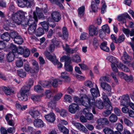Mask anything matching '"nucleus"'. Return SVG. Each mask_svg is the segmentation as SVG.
I'll use <instances>...</instances> for the list:
<instances>
[{"mask_svg":"<svg viewBox=\"0 0 134 134\" xmlns=\"http://www.w3.org/2000/svg\"><path fill=\"white\" fill-rule=\"evenodd\" d=\"M33 85V81L32 79H30L29 80L28 85L29 86H24L21 89L20 91V94L18 95V97L19 100L25 101L27 99V95L29 91L30 86Z\"/></svg>","mask_w":134,"mask_h":134,"instance_id":"nucleus-1","label":"nucleus"},{"mask_svg":"<svg viewBox=\"0 0 134 134\" xmlns=\"http://www.w3.org/2000/svg\"><path fill=\"white\" fill-rule=\"evenodd\" d=\"M80 98L77 97H75L74 98V101L79 104H81L85 106H90L93 105V103L95 101L93 99H91L92 101L91 102V100L85 94H82L80 95Z\"/></svg>","mask_w":134,"mask_h":134,"instance_id":"nucleus-2","label":"nucleus"},{"mask_svg":"<svg viewBox=\"0 0 134 134\" xmlns=\"http://www.w3.org/2000/svg\"><path fill=\"white\" fill-rule=\"evenodd\" d=\"M26 13L21 11H19L14 15L13 17V21L16 23L18 25L21 24L22 25V22L24 21L25 14Z\"/></svg>","mask_w":134,"mask_h":134,"instance_id":"nucleus-3","label":"nucleus"},{"mask_svg":"<svg viewBox=\"0 0 134 134\" xmlns=\"http://www.w3.org/2000/svg\"><path fill=\"white\" fill-rule=\"evenodd\" d=\"M33 17L31 16L29 17L28 19L26 18L25 16L24 21L22 22V25L25 26L28 25L29 26L36 25V23L37 22V18L35 12H33Z\"/></svg>","mask_w":134,"mask_h":134,"instance_id":"nucleus-4","label":"nucleus"},{"mask_svg":"<svg viewBox=\"0 0 134 134\" xmlns=\"http://www.w3.org/2000/svg\"><path fill=\"white\" fill-rule=\"evenodd\" d=\"M93 103V105H91L90 106L87 107V108H85L83 110V113L85 115L86 118L87 120H90L92 119L93 118V115L91 113H90V111H91V109L92 108V111L94 114H96V112L94 109L93 108L94 106V104L93 103Z\"/></svg>","mask_w":134,"mask_h":134,"instance_id":"nucleus-5","label":"nucleus"},{"mask_svg":"<svg viewBox=\"0 0 134 134\" xmlns=\"http://www.w3.org/2000/svg\"><path fill=\"white\" fill-rule=\"evenodd\" d=\"M98 28L97 26H96L92 25L88 27L89 35L91 36L97 35L98 33Z\"/></svg>","mask_w":134,"mask_h":134,"instance_id":"nucleus-6","label":"nucleus"},{"mask_svg":"<svg viewBox=\"0 0 134 134\" xmlns=\"http://www.w3.org/2000/svg\"><path fill=\"white\" fill-rule=\"evenodd\" d=\"M109 61L111 63V67L113 70L115 72H117L118 70L116 66L119 68H120V63L118 62L116 59H109Z\"/></svg>","mask_w":134,"mask_h":134,"instance_id":"nucleus-7","label":"nucleus"},{"mask_svg":"<svg viewBox=\"0 0 134 134\" xmlns=\"http://www.w3.org/2000/svg\"><path fill=\"white\" fill-rule=\"evenodd\" d=\"M32 69L30 71V73L32 74L37 73L39 70V66L37 62L35 60H33L32 61Z\"/></svg>","mask_w":134,"mask_h":134,"instance_id":"nucleus-8","label":"nucleus"},{"mask_svg":"<svg viewBox=\"0 0 134 134\" xmlns=\"http://www.w3.org/2000/svg\"><path fill=\"white\" fill-rule=\"evenodd\" d=\"M90 92L93 98H92L91 97H90L89 96H87V97L90 99L91 100V103L92 101L91 99H93L95 101L94 98L99 96L100 94L98 88L97 87H96L95 88H94L91 89L90 90Z\"/></svg>","mask_w":134,"mask_h":134,"instance_id":"nucleus-9","label":"nucleus"},{"mask_svg":"<svg viewBox=\"0 0 134 134\" xmlns=\"http://www.w3.org/2000/svg\"><path fill=\"white\" fill-rule=\"evenodd\" d=\"M130 103V99L128 96L123 95L121 97L120 105L123 106H128Z\"/></svg>","mask_w":134,"mask_h":134,"instance_id":"nucleus-10","label":"nucleus"},{"mask_svg":"<svg viewBox=\"0 0 134 134\" xmlns=\"http://www.w3.org/2000/svg\"><path fill=\"white\" fill-rule=\"evenodd\" d=\"M72 123L74 126L80 131L84 132H87V129L81 123L75 121H72Z\"/></svg>","mask_w":134,"mask_h":134,"instance_id":"nucleus-11","label":"nucleus"},{"mask_svg":"<svg viewBox=\"0 0 134 134\" xmlns=\"http://www.w3.org/2000/svg\"><path fill=\"white\" fill-rule=\"evenodd\" d=\"M51 16L53 20L57 22L59 21L61 19V14L58 11H55L52 12Z\"/></svg>","mask_w":134,"mask_h":134,"instance_id":"nucleus-12","label":"nucleus"},{"mask_svg":"<svg viewBox=\"0 0 134 134\" xmlns=\"http://www.w3.org/2000/svg\"><path fill=\"white\" fill-rule=\"evenodd\" d=\"M64 60V69L69 72L72 71L73 70L72 66L70 64L71 63V59H63Z\"/></svg>","mask_w":134,"mask_h":134,"instance_id":"nucleus-13","label":"nucleus"},{"mask_svg":"<svg viewBox=\"0 0 134 134\" xmlns=\"http://www.w3.org/2000/svg\"><path fill=\"white\" fill-rule=\"evenodd\" d=\"M44 117L48 121L51 122H53L55 120L56 116L54 113L52 112L45 115Z\"/></svg>","mask_w":134,"mask_h":134,"instance_id":"nucleus-14","label":"nucleus"},{"mask_svg":"<svg viewBox=\"0 0 134 134\" xmlns=\"http://www.w3.org/2000/svg\"><path fill=\"white\" fill-rule=\"evenodd\" d=\"M18 6L21 8H30L28 0H16Z\"/></svg>","mask_w":134,"mask_h":134,"instance_id":"nucleus-15","label":"nucleus"},{"mask_svg":"<svg viewBox=\"0 0 134 134\" xmlns=\"http://www.w3.org/2000/svg\"><path fill=\"white\" fill-rule=\"evenodd\" d=\"M79 109L78 105L75 103H72L70 105L69 107V111L71 113L74 114Z\"/></svg>","mask_w":134,"mask_h":134,"instance_id":"nucleus-16","label":"nucleus"},{"mask_svg":"<svg viewBox=\"0 0 134 134\" xmlns=\"http://www.w3.org/2000/svg\"><path fill=\"white\" fill-rule=\"evenodd\" d=\"M13 88V87L10 86H8V87L4 86L2 88L5 93L7 95H10L11 94L13 93L14 92Z\"/></svg>","mask_w":134,"mask_h":134,"instance_id":"nucleus-17","label":"nucleus"},{"mask_svg":"<svg viewBox=\"0 0 134 134\" xmlns=\"http://www.w3.org/2000/svg\"><path fill=\"white\" fill-rule=\"evenodd\" d=\"M51 18H49L48 19V23L44 21L41 22L40 24L45 30L47 31L48 28V24L49 25H51V24L50 23L52 22H53Z\"/></svg>","mask_w":134,"mask_h":134,"instance_id":"nucleus-18","label":"nucleus"},{"mask_svg":"<svg viewBox=\"0 0 134 134\" xmlns=\"http://www.w3.org/2000/svg\"><path fill=\"white\" fill-rule=\"evenodd\" d=\"M122 31L127 36H129L130 34V36H134V29H132L131 31L127 29L124 27L122 29Z\"/></svg>","mask_w":134,"mask_h":134,"instance_id":"nucleus-19","label":"nucleus"},{"mask_svg":"<svg viewBox=\"0 0 134 134\" xmlns=\"http://www.w3.org/2000/svg\"><path fill=\"white\" fill-rule=\"evenodd\" d=\"M34 126L37 127H42L44 126V123L40 119H36L34 122Z\"/></svg>","mask_w":134,"mask_h":134,"instance_id":"nucleus-20","label":"nucleus"},{"mask_svg":"<svg viewBox=\"0 0 134 134\" xmlns=\"http://www.w3.org/2000/svg\"><path fill=\"white\" fill-rule=\"evenodd\" d=\"M60 77L64 79L66 82H69L70 81V79L68 76V74L65 71L61 73Z\"/></svg>","mask_w":134,"mask_h":134,"instance_id":"nucleus-21","label":"nucleus"},{"mask_svg":"<svg viewBox=\"0 0 134 134\" xmlns=\"http://www.w3.org/2000/svg\"><path fill=\"white\" fill-rule=\"evenodd\" d=\"M15 105L17 109L22 111L25 110L27 108V105H21L18 102L15 103Z\"/></svg>","mask_w":134,"mask_h":134,"instance_id":"nucleus-22","label":"nucleus"},{"mask_svg":"<svg viewBox=\"0 0 134 134\" xmlns=\"http://www.w3.org/2000/svg\"><path fill=\"white\" fill-rule=\"evenodd\" d=\"M100 86L104 89L108 91H110L111 88L110 86L107 83L104 82H101Z\"/></svg>","mask_w":134,"mask_h":134,"instance_id":"nucleus-23","label":"nucleus"},{"mask_svg":"<svg viewBox=\"0 0 134 134\" xmlns=\"http://www.w3.org/2000/svg\"><path fill=\"white\" fill-rule=\"evenodd\" d=\"M97 122L99 125H103L104 124H108L109 122L108 119L105 118H101L97 120Z\"/></svg>","mask_w":134,"mask_h":134,"instance_id":"nucleus-24","label":"nucleus"},{"mask_svg":"<svg viewBox=\"0 0 134 134\" xmlns=\"http://www.w3.org/2000/svg\"><path fill=\"white\" fill-rule=\"evenodd\" d=\"M95 102L93 103L94 104V106L93 107L94 109L95 106L97 107V108L100 109H102L103 107V102L101 100H97L95 104Z\"/></svg>","mask_w":134,"mask_h":134,"instance_id":"nucleus-25","label":"nucleus"},{"mask_svg":"<svg viewBox=\"0 0 134 134\" xmlns=\"http://www.w3.org/2000/svg\"><path fill=\"white\" fill-rule=\"evenodd\" d=\"M107 42H103L101 43L100 45V47L101 49L103 51L108 52L109 51V48L107 46Z\"/></svg>","mask_w":134,"mask_h":134,"instance_id":"nucleus-26","label":"nucleus"},{"mask_svg":"<svg viewBox=\"0 0 134 134\" xmlns=\"http://www.w3.org/2000/svg\"><path fill=\"white\" fill-rule=\"evenodd\" d=\"M63 37V39L66 40L68 38V34L66 28L64 27L62 29Z\"/></svg>","mask_w":134,"mask_h":134,"instance_id":"nucleus-27","label":"nucleus"},{"mask_svg":"<svg viewBox=\"0 0 134 134\" xmlns=\"http://www.w3.org/2000/svg\"><path fill=\"white\" fill-rule=\"evenodd\" d=\"M58 126L59 130L63 132L64 134H67L69 133L68 129L65 127L61 125V124H59Z\"/></svg>","mask_w":134,"mask_h":134,"instance_id":"nucleus-28","label":"nucleus"},{"mask_svg":"<svg viewBox=\"0 0 134 134\" xmlns=\"http://www.w3.org/2000/svg\"><path fill=\"white\" fill-rule=\"evenodd\" d=\"M85 7L84 6H82L79 8L78 12L79 16L81 18L83 16L85 13Z\"/></svg>","mask_w":134,"mask_h":134,"instance_id":"nucleus-29","label":"nucleus"},{"mask_svg":"<svg viewBox=\"0 0 134 134\" xmlns=\"http://www.w3.org/2000/svg\"><path fill=\"white\" fill-rule=\"evenodd\" d=\"M35 34L37 36L39 37L42 35L44 34L43 29L41 27H39L37 29L35 32Z\"/></svg>","mask_w":134,"mask_h":134,"instance_id":"nucleus-30","label":"nucleus"},{"mask_svg":"<svg viewBox=\"0 0 134 134\" xmlns=\"http://www.w3.org/2000/svg\"><path fill=\"white\" fill-rule=\"evenodd\" d=\"M15 43L18 44H21L23 42V38L19 35L17 37L14 39Z\"/></svg>","mask_w":134,"mask_h":134,"instance_id":"nucleus-31","label":"nucleus"},{"mask_svg":"<svg viewBox=\"0 0 134 134\" xmlns=\"http://www.w3.org/2000/svg\"><path fill=\"white\" fill-rule=\"evenodd\" d=\"M29 114L34 118H36L40 114L39 112L37 110H31L29 112Z\"/></svg>","mask_w":134,"mask_h":134,"instance_id":"nucleus-32","label":"nucleus"},{"mask_svg":"<svg viewBox=\"0 0 134 134\" xmlns=\"http://www.w3.org/2000/svg\"><path fill=\"white\" fill-rule=\"evenodd\" d=\"M1 38L7 41H9L10 39V36L8 32L3 33L1 36Z\"/></svg>","mask_w":134,"mask_h":134,"instance_id":"nucleus-33","label":"nucleus"},{"mask_svg":"<svg viewBox=\"0 0 134 134\" xmlns=\"http://www.w3.org/2000/svg\"><path fill=\"white\" fill-rule=\"evenodd\" d=\"M62 81L58 79H53L52 82V86L54 87H57L58 83L61 84Z\"/></svg>","mask_w":134,"mask_h":134,"instance_id":"nucleus-34","label":"nucleus"},{"mask_svg":"<svg viewBox=\"0 0 134 134\" xmlns=\"http://www.w3.org/2000/svg\"><path fill=\"white\" fill-rule=\"evenodd\" d=\"M50 61L52 62L54 65H57V67L58 68H60L62 66V65L61 63L59 62L57 59H49Z\"/></svg>","mask_w":134,"mask_h":134,"instance_id":"nucleus-35","label":"nucleus"},{"mask_svg":"<svg viewBox=\"0 0 134 134\" xmlns=\"http://www.w3.org/2000/svg\"><path fill=\"white\" fill-rule=\"evenodd\" d=\"M108 110L105 111L103 113L105 116H107L111 113V110L112 109V107L111 105H107Z\"/></svg>","mask_w":134,"mask_h":134,"instance_id":"nucleus-36","label":"nucleus"},{"mask_svg":"<svg viewBox=\"0 0 134 134\" xmlns=\"http://www.w3.org/2000/svg\"><path fill=\"white\" fill-rule=\"evenodd\" d=\"M51 3H55L61 9L63 8V7L62 4L58 2V0H49ZM62 3H63L64 0H60Z\"/></svg>","mask_w":134,"mask_h":134,"instance_id":"nucleus-37","label":"nucleus"},{"mask_svg":"<svg viewBox=\"0 0 134 134\" xmlns=\"http://www.w3.org/2000/svg\"><path fill=\"white\" fill-rule=\"evenodd\" d=\"M34 89L35 92L38 93L42 92L44 90L43 88L39 85L35 86Z\"/></svg>","mask_w":134,"mask_h":134,"instance_id":"nucleus-38","label":"nucleus"},{"mask_svg":"<svg viewBox=\"0 0 134 134\" xmlns=\"http://www.w3.org/2000/svg\"><path fill=\"white\" fill-rule=\"evenodd\" d=\"M28 29L29 33L31 35L33 34L36 28V25L29 26Z\"/></svg>","mask_w":134,"mask_h":134,"instance_id":"nucleus-39","label":"nucleus"},{"mask_svg":"<svg viewBox=\"0 0 134 134\" xmlns=\"http://www.w3.org/2000/svg\"><path fill=\"white\" fill-rule=\"evenodd\" d=\"M44 54L46 57L48 59H55L56 58V56L54 54L51 55L49 52L47 51L45 52Z\"/></svg>","mask_w":134,"mask_h":134,"instance_id":"nucleus-40","label":"nucleus"},{"mask_svg":"<svg viewBox=\"0 0 134 134\" xmlns=\"http://www.w3.org/2000/svg\"><path fill=\"white\" fill-rule=\"evenodd\" d=\"M16 66L18 68H20L23 66V59H17L15 62Z\"/></svg>","mask_w":134,"mask_h":134,"instance_id":"nucleus-41","label":"nucleus"},{"mask_svg":"<svg viewBox=\"0 0 134 134\" xmlns=\"http://www.w3.org/2000/svg\"><path fill=\"white\" fill-rule=\"evenodd\" d=\"M119 66L120 68L124 71L129 72L130 71V69L121 63H120Z\"/></svg>","mask_w":134,"mask_h":134,"instance_id":"nucleus-42","label":"nucleus"},{"mask_svg":"<svg viewBox=\"0 0 134 134\" xmlns=\"http://www.w3.org/2000/svg\"><path fill=\"white\" fill-rule=\"evenodd\" d=\"M118 119L117 116L114 114H112L109 117L110 121L111 122H115Z\"/></svg>","mask_w":134,"mask_h":134,"instance_id":"nucleus-43","label":"nucleus"},{"mask_svg":"<svg viewBox=\"0 0 134 134\" xmlns=\"http://www.w3.org/2000/svg\"><path fill=\"white\" fill-rule=\"evenodd\" d=\"M19 76L21 77L24 78L26 76V72L23 70H20L17 71Z\"/></svg>","mask_w":134,"mask_h":134,"instance_id":"nucleus-44","label":"nucleus"},{"mask_svg":"<svg viewBox=\"0 0 134 134\" xmlns=\"http://www.w3.org/2000/svg\"><path fill=\"white\" fill-rule=\"evenodd\" d=\"M105 134H114L113 131L110 129L105 127L103 130Z\"/></svg>","mask_w":134,"mask_h":134,"instance_id":"nucleus-45","label":"nucleus"},{"mask_svg":"<svg viewBox=\"0 0 134 134\" xmlns=\"http://www.w3.org/2000/svg\"><path fill=\"white\" fill-rule=\"evenodd\" d=\"M24 68L25 70L27 72H29L30 73V71L31 70V68L30 66L28 63H25L24 64Z\"/></svg>","mask_w":134,"mask_h":134,"instance_id":"nucleus-46","label":"nucleus"},{"mask_svg":"<svg viewBox=\"0 0 134 134\" xmlns=\"http://www.w3.org/2000/svg\"><path fill=\"white\" fill-rule=\"evenodd\" d=\"M125 39V36L124 34H122L118 38L117 40L116 43H120L124 41Z\"/></svg>","mask_w":134,"mask_h":134,"instance_id":"nucleus-47","label":"nucleus"},{"mask_svg":"<svg viewBox=\"0 0 134 134\" xmlns=\"http://www.w3.org/2000/svg\"><path fill=\"white\" fill-rule=\"evenodd\" d=\"M64 101L65 102L70 103L72 101V99L71 97L68 95H65L64 97Z\"/></svg>","mask_w":134,"mask_h":134,"instance_id":"nucleus-48","label":"nucleus"},{"mask_svg":"<svg viewBox=\"0 0 134 134\" xmlns=\"http://www.w3.org/2000/svg\"><path fill=\"white\" fill-rule=\"evenodd\" d=\"M124 121L125 124L128 126L131 127L133 125V123L130 120L126 118L124 119Z\"/></svg>","mask_w":134,"mask_h":134,"instance_id":"nucleus-49","label":"nucleus"},{"mask_svg":"<svg viewBox=\"0 0 134 134\" xmlns=\"http://www.w3.org/2000/svg\"><path fill=\"white\" fill-rule=\"evenodd\" d=\"M103 98L104 100V102L108 104L107 105H110L111 102L106 95L103 94Z\"/></svg>","mask_w":134,"mask_h":134,"instance_id":"nucleus-50","label":"nucleus"},{"mask_svg":"<svg viewBox=\"0 0 134 134\" xmlns=\"http://www.w3.org/2000/svg\"><path fill=\"white\" fill-rule=\"evenodd\" d=\"M124 80L127 82H132L133 81V77L132 75H130L129 76H127L126 75Z\"/></svg>","mask_w":134,"mask_h":134,"instance_id":"nucleus-51","label":"nucleus"},{"mask_svg":"<svg viewBox=\"0 0 134 134\" xmlns=\"http://www.w3.org/2000/svg\"><path fill=\"white\" fill-rule=\"evenodd\" d=\"M102 28L104 31H105L107 33H109L110 32V28L107 24L103 26H102Z\"/></svg>","mask_w":134,"mask_h":134,"instance_id":"nucleus-52","label":"nucleus"},{"mask_svg":"<svg viewBox=\"0 0 134 134\" xmlns=\"http://www.w3.org/2000/svg\"><path fill=\"white\" fill-rule=\"evenodd\" d=\"M116 129L119 131H121L123 129V126L120 123H117L115 125Z\"/></svg>","mask_w":134,"mask_h":134,"instance_id":"nucleus-53","label":"nucleus"},{"mask_svg":"<svg viewBox=\"0 0 134 134\" xmlns=\"http://www.w3.org/2000/svg\"><path fill=\"white\" fill-rule=\"evenodd\" d=\"M30 52L29 49L27 48H25L23 56L25 58L27 57L29 55Z\"/></svg>","mask_w":134,"mask_h":134,"instance_id":"nucleus-54","label":"nucleus"},{"mask_svg":"<svg viewBox=\"0 0 134 134\" xmlns=\"http://www.w3.org/2000/svg\"><path fill=\"white\" fill-rule=\"evenodd\" d=\"M91 8L94 12H95L97 11V5L94 1L92 2Z\"/></svg>","mask_w":134,"mask_h":134,"instance_id":"nucleus-55","label":"nucleus"},{"mask_svg":"<svg viewBox=\"0 0 134 134\" xmlns=\"http://www.w3.org/2000/svg\"><path fill=\"white\" fill-rule=\"evenodd\" d=\"M56 104L55 102L51 101L48 104V106L49 108L52 109H54L55 108Z\"/></svg>","mask_w":134,"mask_h":134,"instance_id":"nucleus-56","label":"nucleus"},{"mask_svg":"<svg viewBox=\"0 0 134 134\" xmlns=\"http://www.w3.org/2000/svg\"><path fill=\"white\" fill-rule=\"evenodd\" d=\"M31 99L34 101H37L40 100V96L38 95H32L31 97Z\"/></svg>","mask_w":134,"mask_h":134,"instance_id":"nucleus-57","label":"nucleus"},{"mask_svg":"<svg viewBox=\"0 0 134 134\" xmlns=\"http://www.w3.org/2000/svg\"><path fill=\"white\" fill-rule=\"evenodd\" d=\"M50 84V82L47 81H43L41 83V85L44 87H46L48 86Z\"/></svg>","mask_w":134,"mask_h":134,"instance_id":"nucleus-58","label":"nucleus"},{"mask_svg":"<svg viewBox=\"0 0 134 134\" xmlns=\"http://www.w3.org/2000/svg\"><path fill=\"white\" fill-rule=\"evenodd\" d=\"M62 96L61 93H59L55 95L54 98V99L55 100H58L60 99Z\"/></svg>","mask_w":134,"mask_h":134,"instance_id":"nucleus-59","label":"nucleus"},{"mask_svg":"<svg viewBox=\"0 0 134 134\" xmlns=\"http://www.w3.org/2000/svg\"><path fill=\"white\" fill-rule=\"evenodd\" d=\"M40 9L38 8H36V11L38 17L40 18L42 17L43 15L41 11H40Z\"/></svg>","mask_w":134,"mask_h":134,"instance_id":"nucleus-60","label":"nucleus"},{"mask_svg":"<svg viewBox=\"0 0 134 134\" xmlns=\"http://www.w3.org/2000/svg\"><path fill=\"white\" fill-rule=\"evenodd\" d=\"M19 35L17 32L15 31H13L10 33V36L12 38L14 39L15 38L17 37Z\"/></svg>","mask_w":134,"mask_h":134,"instance_id":"nucleus-61","label":"nucleus"},{"mask_svg":"<svg viewBox=\"0 0 134 134\" xmlns=\"http://www.w3.org/2000/svg\"><path fill=\"white\" fill-rule=\"evenodd\" d=\"M60 115L62 117H65L67 115L66 111L64 109H62L59 112Z\"/></svg>","mask_w":134,"mask_h":134,"instance_id":"nucleus-62","label":"nucleus"},{"mask_svg":"<svg viewBox=\"0 0 134 134\" xmlns=\"http://www.w3.org/2000/svg\"><path fill=\"white\" fill-rule=\"evenodd\" d=\"M79 65L82 70H86L88 69V67L83 64H79Z\"/></svg>","mask_w":134,"mask_h":134,"instance_id":"nucleus-63","label":"nucleus"},{"mask_svg":"<svg viewBox=\"0 0 134 134\" xmlns=\"http://www.w3.org/2000/svg\"><path fill=\"white\" fill-rule=\"evenodd\" d=\"M87 34L85 32H83L82 33L80 37V39L81 40H83L87 39Z\"/></svg>","mask_w":134,"mask_h":134,"instance_id":"nucleus-64","label":"nucleus"}]
</instances>
